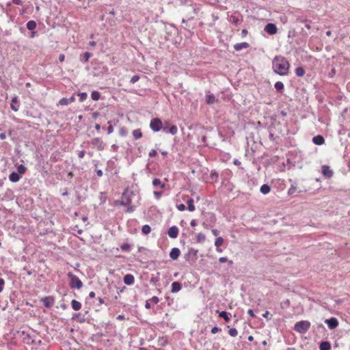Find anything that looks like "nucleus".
Masks as SVG:
<instances>
[{"label": "nucleus", "mask_w": 350, "mask_h": 350, "mask_svg": "<svg viewBox=\"0 0 350 350\" xmlns=\"http://www.w3.org/2000/svg\"><path fill=\"white\" fill-rule=\"evenodd\" d=\"M152 185L154 188H161L163 189L165 187V184L162 183L160 179L159 178H154L152 180Z\"/></svg>", "instance_id": "aec40b11"}, {"label": "nucleus", "mask_w": 350, "mask_h": 350, "mask_svg": "<svg viewBox=\"0 0 350 350\" xmlns=\"http://www.w3.org/2000/svg\"><path fill=\"white\" fill-rule=\"evenodd\" d=\"M290 64L287 59L281 56H275L272 61L273 71L279 75L284 76L288 73Z\"/></svg>", "instance_id": "f257e3e1"}, {"label": "nucleus", "mask_w": 350, "mask_h": 350, "mask_svg": "<svg viewBox=\"0 0 350 350\" xmlns=\"http://www.w3.org/2000/svg\"><path fill=\"white\" fill-rule=\"evenodd\" d=\"M100 92L98 91H94L91 94L92 99L94 100H98L100 98Z\"/></svg>", "instance_id": "72a5a7b5"}, {"label": "nucleus", "mask_w": 350, "mask_h": 350, "mask_svg": "<svg viewBox=\"0 0 350 350\" xmlns=\"http://www.w3.org/2000/svg\"><path fill=\"white\" fill-rule=\"evenodd\" d=\"M219 332H221V329L219 327H213L212 329H211V333L215 334Z\"/></svg>", "instance_id": "a18cd8bd"}, {"label": "nucleus", "mask_w": 350, "mask_h": 350, "mask_svg": "<svg viewBox=\"0 0 350 350\" xmlns=\"http://www.w3.org/2000/svg\"><path fill=\"white\" fill-rule=\"evenodd\" d=\"M228 334L230 336L235 337L237 336L238 332L236 328H230L228 331Z\"/></svg>", "instance_id": "4c0bfd02"}, {"label": "nucleus", "mask_w": 350, "mask_h": 350, "mask_svg": "<svg viewBox=\"0 0 350 350\" xmlns=\"http://www.w3.org/2000/svg\"><path fill=\"white\" fill-rule=\"evenodd\" d=\"M116 319H117L118 320L122 321V320L125 319V317H124V315H123V314H120V315H118V316L116 317Z\"/></svg>", "instance_id": "680f3d73"}, {"label": "nucleus", "mask_w": 350, "mask_h": 350, "mask_svg": "<svg viewBox=\"0 0 350 350\" xmlns=\"http://www.w3.org/2000/svg\"><path fill=\"white\" fill-rule=\"evenodd\" d=\"M64 58H65V56L64 54H61L59 56V60L62 62L64 60Z\"/></svg>", "instance_id": "69168bd1"}, {"label": "nucleus", "mask_w": 350, "mask_h": 350, "mask_svg": "<svg viewBox=\"0 0 350 350\" xmlns=\"http://www.w3.org/2000/svg\"><path fill=\"white\" fill-rule=\"evenodd\" d=\"M187 204L188 205V210L191 212L192 211H195V206H194V201L192 198H189L187 201Z\"/></svg>", "instance_id": "b1692460"}, {"label": "nucleus", "mask_w": 350, "mask_h": 350, "mask_svg": "<svg viewBox=\"0 0 350 350\" xmlns=\"http://www.w3.org/2000/svg\"><path fill=\"white\" fill-rule=\"evenodd\" d=\"M295 72L298 77H303L305 75V70L302 67H297Z\"/></svg>", "instance_id": "c85d7f7f"}, {"label": "nucleus", "mask_w": 350, "mask_h": 350, "mask_svg": "<svg viewBox=\"0 0 350 350\" xmlns=\"http://www.w3.org/2000/svg\"><path fill=\"white\" fill-rule=\"evenodd\" d=\"M274 86L278 91H282L284 87V83L282 81H277Z\"/></svg>", "instance_id": "473e14b6"}, {"label": "nucleus", "mask_w": 350, "mask_h": 350, "mask_svg": "<svg viewBox=\"0 0 350 350\" xmlns=\"http://www.w3.org/2000/svg\"><path fill=\"white\" fill-rule=\"evenodd\" d=\"M68 101H69V104L70 103H72L73 102H75V97L74 95H72L70 98H68Z\"/></svg>", "instance_id": "052dcab7"}, {"label": "nucleus", "mask_w": 350, "mask_h": 350, "mask_svg": "<svg viewBox=\"0 0 350 350\" xmlns=\"http://www.w3.org/2000/svg\"><path fill=\"white\" fill-rule=\"evenodd\" d=\"M263 317L266 318L268 321L271 320L270 313L269 311H266L265 313L262 314Z\"/></svg>", "instance_id": "de8ad7c7"}, {"label": "nucleus", "mask_w": 350, "mask_h": 350, "mask_svg": "<svg viewBox=\"0 0 350 350\" xmlns=\"http://www.w3.org/2000/svg\"><path fill=\"white\" fill-rule=\"evenodd\" d=\"M21 178V176L17 172H12L9 176V179L12 183L18 182Z\"/></svg>", "instance_id": "a211bd4d"}, {"label": "nucleus", "mask_w": 350, "mask_h": 350, "mask_svg": "<svg viewBox=\"0 0 350 350\" xmlns=\"http://www.w3.org/2000/svg\"><path fill=\"white\" fill-rule=\"evenodd\" d=\"M124 284L131 285L134 283L135 278L132 274H126L123 278Z\"/></svg>", "instance_id": "ddd939ff"}, {"label": "nucleus", "mask_w": 350, "mask_h": 350, "mask_svg": "<svg viewBox=\"0 0 350 350\" xmlns=\"http://www.w3.org/2000/svg\"><path fill=\"white\" fill-rule=\"evenodd\" d=\"M27 170V168L25 165L21 164L17 167V171L19 174H24Z\"/></svg>", "instance_id": "2f4dec72"}, {"label": "nucleus", "mask_w": 350, "mask_h": 350, "mask_svg": "<svg viewBox=\"0 0 350 350\" xmlns=\"http://www.w3.org/2000/svg\"><path fill=\"white\" fill-rule=\"evenodd\" d=\"M41 301L43 303L44 306L46 308H51L54 304V299L53 297H45L41 299Z\"/></svg>", "instance_id": "1a4fd4ad"}, {"label": "nucleus", "mask_w": 350, "mask_h": 350, "mask_svg": "<svg viewBox=\"0 0 350 350\" xmlns=\"http://www.w3.org/2000/svg\"><path fill=\"white\" fill-rule=\"evenodd\" d=\"M85 150H80L78 152V157L79 159H82L85 156Z\"/></svg>", "instance_id": "8fccbe9b"}, {"label": "nucleus", "mask_w": 350, "mask_h": 350, "mask_svg": "<svg viewBox=\"0 0 350 350\" xmlns=\"http://www.w3.org/2000/svg\"><path fill=\"white\" fill-rule=\"evenodd\" d=\"M190 224L192 227H195L197 225V222L195 219H193L191 220Z\"/></svg>", "instance_id": "338daca9"}, {"label": "nucleus", "mask_w": 350, "mask_h": 350, "mask_svg": "<svg viewBox=\"0 0 350 350\" xmlns=\"http://www.w3.org/2000/svg\"><path fill=\"white\" fill-rule=\"evenodd\" d=\"M150 301H152L153 303H154L155 304H158L159 301V299L158 297L157 296H154L151 298Z\"/></svg>", "instance_id": "3c124183"}, {"label": "nucleus", "mask_w": 350, "mask_h": 350, "mask_svg": "<svg viewBox=\"0 0 350 350\" xmlns=\"http://www.w3.org/2000/svg\"><path fill=\"white\" fill-rule=\"evenodd\" d=\"M79 96H80L81 102L84 101L88 97V94L85 92H81V93L79 94Z\"/></svg>", "instance_id": "a19ab883"}, {"label": "nucleus", "mask_w": 350, "mask_h": 350, "mask_svg": "<svg viewBox=\"0 0 350 350\" xmlns=\"http://www.w3.org/2000/svg\"><path fill=\"white\" fill-rule=\"evenodd\" d=\"M296 190H297V187L294 185H291V187L289 188V189L288 191V193L289 195H293V193H295Z\"/></svg>", "instance_id": "79ce46f5"}, {"label": "nucleus", "mask_w": 350, "mask_h": 350, "mask_svg": "<svg viewBox=\"0 0 350 350\" xmlns=\"http://www.w3.org/2000/svg\"><path fill=\"white\" fill-rule=\"evenodd\" d=\"M312 142L316 144L321 146L325 143V139L321 135H317L312 138Z\"/></svg>", "instance_id": "dca6fc26"}, {"label": "nucleus", "mask_w": 350, "mask_h": 350, "mask_svg": "<svg viewBox=\"0 0 350 350\" xmlns=\"http://www.w3.org/2000/svg\"><path fill=\"white\" fill-rule=\"evenodd\" d=\"M219 261L220 262H227V261H228V259H227V258H226V257H220V258H219Z\"/></svg>", "instance_id": "13d9d810"}, {"label": "nucleus", "mask_w": 350, "mask_h": 350, "mask_svg": "<svg viewBox=\"0 0 350 350\" xmlns=\"http://www.w3.org/2000/svg\"><path fill=\"white\" fill-rule=\"evenodd\" d=\"M134 195L133 191L128 189H125L122 195L120 204L127 206L126 212L132 213L135 211L134 206L132 205L131 197Z\"/></svg>", "instance_id": "f03ea898"}, {"label": "nucleus", "mask_w": 350, "mask_h": 350, "mask_svg": "<svg viewBox=\"0 0 350 350\" xmlns=\"http://www.w3.org/2000/svg\"><path fill=\"white\" fill-rule=\"evenodd\" d=\"M212 233H213V234L214 236L217 237V236L219 234V230H217V229H213V230H212Z\"/></svg>", "instance_id": "bf43d9fd"}, {"label": "nucleus", "mask_w": 350, "mask_h": 350, "mask_svg": "<svg viewBox=\"0 0 350 350\" xmlns=\"http://www.w3.org/2000/svg\"><path fill=\"white\" fill-rule=\"evenodd\" d=\"M91 56L92 54L90 53L85 52L81 55L80 60L84 62H87Z\"/></svg>", "instance_id": "a878e982"}, {"label": "nucleus", "mask_w": 350, "mask_h": 350, "mask_svg": "<svg viewBox=\"0 0 350 350\" xmlns=\"http://www.w3.org/2000/svg\"><path fill=\"white\" fill-rule=\"evenodd\" d=\"M180 254V251L178 247H174L170 252V256L172 260H176Z\"/></svg>", "instance_id": "f8f14e48"}, {"label": "nucleus", "mask_w": 350, "mask_h": 350, "mask_svg": "<svg viewBox=\"0 0 350 350\" xmlns=\"http://www.w3.org/2000/svg\"><path fill=\"white\" fill-rule=\"evenodd\" d=\"M325 323L327 324V325L330 329H334L336 328L338 325V321L335 317H332L329 319H326L325 321Z\"/></svg>", "instance_id": "6e6552de"}, {"label": "nucleus", "mask_w": 350, "mask_h": 350, "mask_svg": "<svg viewBox=\"0 0 350 350\" xmlns=\"http://www.w3.org/2000/svg\"><path fill=\"white\" fill-rule=\"evenodd\" d=\"M71 305L74 310H79L81 308V304L75 299L72 300Z\"/></svg>", "instance_id": "5701e85b"}, {"label": "nucleus", "mask_w": 350, "mask_h": 350, "mask_svg": "<svg viewBox=\"0 0 350 350\" xmlns=\"http://www.w3.org/2000/svg\"><path fill=\"white\" fill-rule=\"evenodd\" d=\"M96 174L99 176V177H101L103 176V171L101 170H96Z\"/></svg>", "instance_id": "0e129e2a"}, {"label": "nucleus", "mask_w": 350, "mask_h": 350, "mask_svg": "<svg viewBox=\"0 0 350 350\" xmlns=\"http://www.w3.org/2000/svg\"><path fill=\"white\" fill-rule=\"evenodd\" d=\"M310 325L308 321H300L295 324L294 329L300 334H305L310 329Z\"/></svg>", "instance_id": "7ed1b4c3"}, {"label": "nucleus", "mask_w": 350, "mask_h": 350, "mask_svg": "<svg viewBox=\"0 0 350 350\" xmlns=\"http://www.w3.org/2000/svg\"><path fill=\"white\" fill-rule=\"evenodd\" d=\"M181 289V284L179 282H174L172 284L171 293H175Z\"/></svg>", "instance_id": "f3484780"}, {"label": "nucleus", "mask_w": 350, "mask_h": 350, "mask_svg": "<svg viewBox=\"0 0 350 350\" xmlns=\"http://www.w3.org/2000/svg\"><path fill=\"white\" fill-rule=\"evenodd\" d=\"M133 136L135 139H138L142 137V133L140 129H135L133 131Z\"/></svg>", "instance_id": "bb28decb"}, {"label": "nucleus", "mask_w": 350, "mask_h": 350, "mask_svg": "<svg viewBox=\"0 0 350 350\" xmlns=\"http://www.w3.org/2000/svg\"><path fill=\"white\" fill-rule=\"evenodd\" d=\"M4 284H5L4 280L2 278H0V293L3 291Z\"/></svg>", "instance_id": "603ef678"}, {"label": "nucleus", "mask_w": 350, "mask_h": 350, "mask_svg": "<svg viewBox=\"0 0 350 350\" xmlns=\"http://www.w3.org/2000/svg\"><path fill=\"white\" fill-rule=\"evenodd\" d=\"M167 234L172 239L176 238L178 234V228L176 226L170 227L167 231Z\"/></svg>", "instance_id": "9d476101"}, {"label": "nucleus", "mask_w": 350, "mask_h": 350, "mask_svg": "<svg viewBox=\"0 0 350 350\" xmlns=\"http://www.w3.org/2000/svg\"><path fill=\"white\" fill-rule=\"evenodd\" d=\"M248 45H234V49L236 51H240L243 48H246Z\"/></svg>", "instance_id": "c03bdc74"}, {"label": "nucleus", "mask_w": 350, "mask_h": 350, "mask_svg": "<svg viewBox=\"0 0 350 350\" xmlns=\"http://www.w3.org/2000/svg\"><path fill=\"white\" fill-rule=\"evenodd\" d=\"M198 250L189 248L187 253L185 254L184 258L186 261L195 262L198 259Z\"/></svg>", "instance_id": "39448f33"}, {"label": "nucleus", "mask_w": 350, "mask_h": 350, "mask_svg": "<svg viewBox=\"0 0 350 350\" xmlns=\"http://www.w3.org/2000/svg\"><path fill=\"white\" fill-rule=\"evenodd\" d=\"M10 107L14 111H18L19 103L18 101V98L16 96L12 98L11 104H10Z\"/></svg>", "instance_id": "2eb2a0df"}, {"label": "nucleus", "mask_w": 350, "mask_h": 350, "mask_svg": "<svg viewBox=\"0 0 350 350\" xmlns=\"http://www.w3.org/2000/svg\"><path fill=\"white\" fill-rule=\"evenodd\" d=\"M216 98L213 94L208 93L206 96V102L208 105H212L215 103Z\"/></svg>", "instance_id": "6ab92c4d"}, {"label": "nucleus", "mask_w": 350, "mask_h": 350, "mask_svg": "<svg viewBox=\"0 0 350 350\" xmlns=\"http://www.w3.org/2000/svg\"><path fill=\"white\" fill-rule=\"evenodd\" d=\"M139 79V77L138 75H134L133 77H132V78L131 79V81L130 82L131 83H136L137 81H138Z\"/></svg>", "instance_id": "37998d69"}, {"label": "nucleus", "mask_w": 350, "mask_h": 350, "mask_svg": "<svg viewBox=\"0 0 350 350\" xmlns=\"http://www.w3.org/2000/svg\"><path fill=\"white\" fill-rule=\"evenodd\" d=\"M224 243V239L221 237L216 238L215 241V245L216 247H220Z\"/></svg>", "instance_id": "f704fd0d"}, {"label": "nucleus", "mask_w": 350, "mask_h": 350, "mask_svg": "<svg viewBox=\"0 0 350 350\" xmlns=\"http://www.w3.org/2000/svg\"><path fill=\"white\" fill-rule=\"evenodd\" d=\"M322 174L327 178H331L333 176L334 172L330 169L329 166L323 165L322 166Z\"/></svg>", "instance_id": "9b49d317"}, {"label": "nucleus", "mask_w": 350, "mask_h": 350, "mask_svg": "<svg viewBox=\"0 0 350 350\" xmlns=\"http://www.w3.org/2000/svg\"><path fill=\"white\" fill-rule=\"evenodd\" d=\"M119 134L122 137H125L128 134L127 129L124 126L121 127L119 129Z\"/></svg>", "instance_id": "e433bc0d"}, {"label": "nucleus", "mask_w": 350, "mask_h": 350, "mask_svg": "<svg viewBox=\"0 0 350 350\" xmlns=\"http://www.w3.org/2000/svg\"><path fill=\"white\" fill-rule=\"evenodd\" d=\"M177 131H178V129H177L176 126H175V125L172 126L169 129V133H171L172 135L176 134Z\"/></svg>", "instance_id": "ea45409f"}, {"label": "nucleus", "mask_w": 350, "mask_h": 350, "mask_svg": "<svg viewBox=\"0 0 350 350\" xmlns=\"http://www.w3.org/2000/svg\"><path fill=\"white\" fill-rule=\"evenodd\" d=\"M12 3L15 5H21L23 1L22 0H12Z\"/></svg>", "instance_id": "4d7b16f0"}, {"label": "nucleus", "mask_w": 350, "mask_h": 350, "mask_svg": "<svg viewBox=\"0 0 350 350\" xmlns=\"http://www.w3.org/2000/svg\"><path fill=\"white\" fill-rule=\"evenodd\" d=\"M205 239H206V237L202 232L198 233L196 236V241L198 243H203L205 241Z\"/></svg>", "instance_id": "c756f323"}, {"label": "nucleus", "mask_w": 350, "mask_h": 350, "mask_svg": "<svg viewBox=\"0 0 350 350\" xmlns=\"http://www.w3.org/2000/svg\"><path fill=\"white\" fill-rule=\"evenodd\" d=\"M320 350H330L331 345L328 341H323L319 346Z\"/></svg>", "instance_id": "412c9836"}, {"label": "nucleus", "mask_w": 350, "mask_h": 350, "mask_svg": "<svg viewBox=\"0 0 350 350\" xmlns=\"http://www.w3.org/2000/svg\"><path fill=\"white\" fill-rule=\"evenodd\" d=\"M120 248L122 249V250L123 251H126V252H129L130 251V248H131V246L129 243H122L120 246Z\"/></svg>", "instance_id": "c9c22d12"}, {"label": "nucleus", "mask_w": 350, "mask_h": 350, "mask_svg": "<svg viewBox=\"0 0 350 350\" xmlns=\"http://www.w3.org/2000/svg\"><path fill=\"white\" fill-rule=\"evenodd\" d=\"M68 277L70 279V286L71 288L80 289L82 287L83 283L77 275H74L72 272H68Z\"/></svg>", "instance_id": "20e7f679"}, {"label": "nucleus", "mask_w": 350, "mask_h": 350, "mask_svg": "<svg viewBox=\"0 0 350 350\" xmlns=\"http://www.w3.org/2000/svg\"><path fill=\"white\" fill-rule=\"evenodd\" d=\"M92 144L94 147H96L98 150H103L105 148V144L100 137H94L92 140Z\"/></svg>", "instance_id": "0eeeda50"}, {"label": "nucleus", "mask_w": 350, "mask_h": 350, "mask_svg": "<svg viewBox=\"0 0 350 350\" xmlns=\"http://www.w3.org/2000/svg\"><path fill=\"white\" fill-rule=\"evenodd\" d=\"M5 138H6V135H5V133H0V139H1V140L5 139Z\"/></svg>", "instance_id": "e2e57ef3"}, {"label": "nucleus", "mask_w": 350, "mask_h": 350, "mask_svg": "<svg viewBox=\"0 0 350 350\" xmlns=\"http://www.w3.org/2000/svg\"><path fill=\"white\" fill-rule=\"evenodd\" d=\"M36 27V23L34 21H29V22H27V28L29 29V30H33L35 29Z\"/></svg>", "instance_id": "cd10ccee"}, {"label": "nucleus", "mask_w": 350, "mask_h": 350, "mask_svg": "<svg viewBox=\"0 0 350 350\" xmlns=\"http://www.w3.org/2000/svg\"><path fill=\"white\" fill-rule=\"evenodd\" d=\"M96 294L94 291H91L90 293H89V297L90 298H94L95 297Z\"/></svg>", "instance_id": "774afa93"}, {"label": "nucleus", "mask_w": 350, "mask_h": 350, "mask_svg": "<svg viewBox=\"0 0 350 350\" xmlns=\"http://www.w3.org/2000/svg\"><path fill=\"white\" fill-rule=\"evenodd\" d=\"M260 191L262 194H267L270 192L271 187L269 185L264 184L260 187Z\"/></svg>", "instance_id": "4be33fe9"}, {"label": "nucleus", "mask_w": 350, "mask_h": 350, "mask_svg": "<svg viewBox=\"0 0 350 350\" xmlns=\"http://www.w3.org/2000/svg\"><path fill=\"white\" fill-rule=\"evenodd\" d=\"M150 230H151L150 226L147 224L143 226L142 228V232L144 234H148V233L150 232Z\"/></svg>", "instance_id": "7c9ffc66"}, {"label": "nucleus", "mask_w": 350, "mask_h": 350, "mask_svg": "<svg viewBox=\"0 0 350 350\" xmlns=\"http://www.w3.org/2000/svg\"><path fill=\"white\" fill-rule=\"evenodd\" d=\"M177 208L180 211H183L185 210V206L183 204H180L177 205Z\"/></svg>", "instance_id": "09e8293b"}, {"label": "nucleus", "mask_w": 350, "mask_h": 350, "mask_svg": "<svg viewBox=\"0 0 350 350\" xmlns=\"http://www.w3.org/2000/svg\"><path fill=\"white\" fill-rule=\"evenodd\" d=\"M69 104L68 99L66 98H62L59 101L60 105H68Z\"/></svg>", "instance_id": "58836bf2"}, {"label": "nucleus", "mask_w": 350, "mask_h": 350, "mask_svg": "<svg viewBox=\"0 0 350 350\" xmlns=\"http://www.w3.org/2000/svg\"><path fill=\"white\" fill-rule=\"evenodd\" d=\"M247 313L251 317H252V318L255 317V314L252 309H249L247 311Z\"/></svg>", "instance_id": "6e6d98bb"}, {"label": "nucleus", "mask_w": 350, "mask_h": 350, "mask_svg": "<svg viewBox=\"0 0 350 350\" xmlns=\"http://www.w3.org/2000/svg\"><path fill=\"white\" fill-rule=\"evenodd\" d=\"M219 316L223 318L226 322H228L230 321V314L226 311H221L219 313Z\"/></svg>", "instance_id": "393cba45"}, {"label": "nucleus", "mask_w": 350, "mask_h": 350, "mask_svg": "<svg viewBox=\"0 0 350 350\" xmlns=\"http://www.w3.org/2000/svg\"><path fill=\"white\" fill-rule=\"evenodd\" d=\"M113 132V127L112 125H109L107 128V133L111 134Z\"/></svg>", "instance_id": "5fc2aeb1"}, {"label": "nucleus", "mask_w": 350, "mask_h": 350, "mask_svg": "<svg viewBox=\"0 0 350 350\" xmlns=\"http://www.w3.org/2000/svg\"><path fill=\"white\" fill-rule=\"evenodd\" d=\"M157 150H151L149 152L148 155H149V157H153L156 156V155H157Z\"/></svg>", "instance_id": "49530a36"}, {"label": "nucleus", "mask_w": 350, "mask_h": 350, "mask_svg": "<svg viewBox=\"0 0 350 350\" xmlns=\"http://www.w3.org/2000/svg\"><path fill=\"white\" fill-rule=\"evenodd\" d=\"M265 30H266L267 32H268L270 34H274L277 31V27L273 23H268L265 26Z\"/></svg>", "instance_id": "4468645a"}, {"label": "nucleus", "mask_w": 350, "mask_h": 350, "mask_svg": "<svg viewBox=\"0 0 350 350\" xmlns=\"http://www.w3.org/2000/svg\"><path fill=\"white\" fill-rule=\"evenodd\" d=\"M154 196L156 197L157 199H159L161 196V193L154 191Z\"/></svg>", "instance_id": "864d4df0"}, {"label": "nucleus", "mask_w": 350, "mask_h": 350, "mask_svg": "<svg viewBox=\"0 0 350 350\" xmlns=\"http://www.w3.org/2000/svg\"><path fill=\"white\" fill-rule=\"evenodd\" d=\"M162 122L159 118H152L150 123V127L154 132H158L162 129Z\"/></svg>", "instance_id": "423d86ee"}]
</instances>
